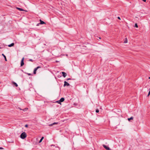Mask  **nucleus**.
<instances>
[{"mask_svg":"<svg viewBox=\"0 0 150 150\" xmlns=\"http://www.w3.org/2000/svg\"><path fill=\"white\" fill-rule=\"evenodd\" d=\"M27 137V134L25 132H23L21 133L20 135L21 138L23 139H24Z\"/></svg>","mask_w":150,"mask_h":150,"instance_id":"1","label":"nucleus"},{"mask_svg":"<svg viewBox=\"0 0 150 150\" xmlns=\"http://www.w3.org/2000/svg\"><path fill=\"white\" fill-rule=\"evenodd\" d=\"M41 67H40V66H38V67H37L36 68H35L34 70V71H33V73L34 74H36V71L37 70V69H39V68H40Z\"/></svg>","mask_w":150,"mask_h":150,"instance_id":"2","label":"nucleus"},{"mask_svg":"<svg viewBox=\"0 0 150 150\" xmlns=\"http://www.w3.org/2000/svg\"><path fill=\"white\" fill-rule=\"evenodd\" d=\"M24 58L23 57L22 59L21 60V67L23 66L24 64Z\"/></svg>","mask_w":150,"mask_h":150,"instance_id":"3","label":"nucleus"},{"mask_svg":"<svg viewBox=\"0 0 150 150\" xmlns=\"http://www.w3.org/2000/svg\"><path fill=\"white\" fill-rule=\"evenodd\" d=\"M103 146L104 147V148L106 150H110V148L108 147L107 146H106L105 145H103Z\"/></svg>","mask_w":150,"mask_h":150,"instance_id":"4","label":"nucleus"},{"mask_svg":"<svg viewBox=\"0 0 150 150\" xmlns=\"http://www.w3.org/2000/svg\"><path fill=\"white\" fill-rule=\"evenodd\" d=\"M69 84L67 82H66V81H65L64 82V86H69Z\"/></svg>","mask_w":150,"mask_h":150,"instance_id":"5","label":"nucleus"},{"mask_svg":"<svg viewBox=\"0 0 150 150\" xmlns=\"http://www.w3.org/2000/svg\"><path fill=\"white\" fill-rule=\"evenodd\" d=\"M62 76L64 77H65L67 76V74L64 72H62Z\"/></svg>","mask_w":150,"mask_h":150,"instance_id":"6","label":"nucleus"},{"mask_svg":"<svg viewBox=\"0 0 150 150\" xmlns=\"http://www.w3.org/2000/svg\"><path fill=\"white\" fill-rule=\"evenodd\" d=\"M64 100V98H61L59 100V101L60 102H63Z\"/></svg>","mask_w":150,"mask_h":150,"instance_id":"7","label":"nucleus"},{"mask_svg":"<svg viewBox=\"0 0 150 150\" xmlns=\"http://www.w3.org/2000/svg\"><path fill=\"white\" fill-rule=\"evenodd\" d=\"M128 40L127 39V38H126L124 40V43H126L127 42Z\"/></svg>","mask_w":150,"mask_h":150,"instance_id":"8","label":"nucleus"},{"mask_svg":"<svg viewBox=\"0 0 150 150\" xmlns=\"http://www.w3.org/2000/svg\"><path fill=\"white\" fill-rule=\"evenodd\" d=\"M16 8L17 9H18V10H20V11H24V10L23 9L19 8L17 7Z\"/></svg>","mask_w":150,"mask_h":150,"instance_id":"9","label":"nucleus"},{"mask_svg":"<svg viewBox=\"0 0 150 150\" xmlns=\"http://www.w3.org/2000/svg\"><path fill=\"white\" fill-rule=\"evenodd\" d=\"M40 24H45V23L43 21H42L41 20H40Z\"/></svg>","mask_w":150,"mask_h":150,"instance_id":"10","label":"nucleus"},{"mask_svg":"<svg viewBox=\"0 0 150 150\" xmlns=\"http://www.w3.org/2000/svg\"><path fill=\"white\" fill-rule=\"evenodd\" d=\"M133 117H131L130 118H128L127 120L129 121H130V120H133Z\"/></svg>","mask_w":150,"mask_h":150,"instance_id":"11","label":"nucleus"},{"mask_svg":"<svg viewBox=\"0 0 150 150\" xmlns=\"http://www.w3.org/2000/svg\"><path fill=\"white\" fill-rule=\"evenodd\" d=\"M14 45V43H13L11 44L8 45V46L9 47H11L12 46H13Z\"/></svg>","mask_w":150,"mask_h":150,"instance_id":"12","label":"nucleus"},{"mask_svg":"<svg viewBox=\"0 0 150 150\" xmlns=\"http://www.w3.org/2000/svg\"><path fill=\"white\" fill-rule=\"evenodd\" d=\"M12 83L14 85L16 86V87H17L18 86V84L15 82H12Z\"/></svg>","mask_w":150,"mask_h":150,"instance_id":"13","label":"nucleus"},{"mask_svg":"<svg viewBox=\"0 0 150 150\" xmlns=\"http://www.w3.org/2000/svg\"><path fill=\"white\" fill-rule=\"evenodd\" d=\"M57 124V122H54V123H52V124H51L50 125H49L50 126H52L54 125L55 124Z\"/></svg>","mask_w":150,"mask_h":150,"instance_id":"14","label":"nucleus"},{"mask_svg":"<svg viewBox=\"0 0 150 150\" xmlns=\"http://www.w3.org/2000/svg\"><path fill=\"white\" fill-rule=\"evenodd\" d=\"M43 139H44V137H42V138L40 140L39 143H40V142H42V141Z\"/></svg>","mask_w":150,"mask_h":150,"instance_id":"15","label":"nucleus"},{"mask_svg":"<svg viewBox=\"0 0 150 150\" xmlns=\"http://www.w3.org/2000/svg\"><path fill=\"white\" fill-rule=\"evenodd\" d=\"M2 55L4 56V58L5 61H6L7 60L5 56L3 54H2Z\"/></svg>","mask_w":150,"mask_h":150,"instance_id":"16","label":"nucleus"},{"mask_svg":"<svg viewBox=\"0 0 150 150\" xmlns=\"http://www.w3.org/2000/svg\"><path fill=\"white\" fill-rule=\"evenodd\" d=\"M56 102L59 103V104H61L60 103L61 102H60L59 101V100H58V101H57Z\"/></svg>","mask_w":150,"mask_h":150,"instance_id":"17","label":"nucleus"},{"mask_svg":"<svg viewBox=\"0 0 150 150\" xmlns=\"http://www.w3.org/2000/svg\"><path fill=\"white\" fill-rule=\"evenodd\" d=\"M134 26L136 28H138V25H137V23L135 24V25Z\"/></svg>","mask_w":150,"mask_h":150,"instance_id":"18","label":"nucleus"},{"mask_svg":"<svg viewBox=\"0 0 150 150\" xmlns=\"http://www.w3.org/2000/svg\"><path fill=\"white\" fill-rule=\"evenodd\" d=\"M28 109V108H25V109H24L23 110L24 111H26Z\"/></svg>","mask_w":150,"mask_h":150,"instance_id":"19","label":"nucleus"},{"mask_svg":"<svg viewBox=\"0 0 150 150\" xmlns=\"http://www.w3.org/2000/svg\"><path fill=\"white\" fill-rule=\"evenodd\" d=\"M99 112V110H98L97 109V110H96V112L98 113Z\"/></svg>","mask_w":150,"mask_h":150,"instance_id":"20","label":"nucleus"},{"mask_svg":"<svg viewBox=\"0 0 150 150\" xmlns=\"http://www.w3.org/2000/svg\"><path fill=\"white\" fill-rule=\"evenodd\" d=\"M149 95H150V90L149 91V92L148 95V96Z\"/></svg>","mask_w":150,"mask_h":150,"instance_id":"21","label":"nucleus"},{"mask_svg":"<svg viewBox=\"0 0 150 150\" xmlns=\"http://www.w3.org/2000/svg\"><path fill=\"white\" fill-rule=\"evenodd\" d=\"M25 127H28V125H25Z\"/></svg>","mask_w":150,"mask_h":150,"instance_id":"22","label":"nucleus"},{"mask_svg":"<svg viewBox=\"0 0 150 150\" xmlns=\"http://www.w3.org/2000/svg\"><path fill=\"white\" fill-rule=\"evenodd\" d=\"M117 18L119 20H120V17H118Z\"/></svg>","mask_w":150,"mask_h":150,"instance_id":"23","label":"nucleus"},{"mask_svg":"<svg viewBox=\"0 0 150 150\" xmlns=\"http://www.w3.org/2000/svg\"><path fill=\"white\" fill-rule=\"evenodd\" d=\"M142 0L144 2H146V0Z\"/></svg>","mask_w":150,"mask_h":150,"instance_id":"24","label":"nucleus"},{"mask_svg":"<svg viewBox=\"0 0 150 150\" xmlns=\"http://www.w3.org/2000/svg\"><path fill=\"white\" fill-rule=\"evenodd\" d=\"M3 148L2 147H0V149H3Z\"/></svg>","mask_w":150,"mask_h":150,"instance_id":"25","label":"nucleus"},{"mask_svg":"<svg viewBox=\"0 0 150 150\" xmlns=\"http://www.w3.org/2000/svg\"><path fill=\"white\" fill-rule=\"evenodd\" d=\"M40 24V23H38V24H37V26H38V25H39V24Z\"/></svg>","mask_w":150,"mask_h":150,"instance_id":"26","label":"nucleus"},{"mask_svg":"<svg viewBox=\"0 0 150 150\" xmlns=\"http://www.w3.org/2000/svg\"><path fill=\"white\" fill-rule=\"evenodd\" d=\"M28 74L29 75H31L30 74Z\"/></svg>","mask_w":150,"mask_h":150,"instance_id":"27","label":"nucleus"},{"mask_svg":"<svg viewBox=\"0 0 150 150\" xmlns=\"http://www.w3.org/2000/svg\"><path fill=\"white\" fill-rule=\"evenodd\" d=\"M67 79V80H69V79Z\"/></svg>","mask_w":150,"mask_h":150,"instance_id":"28","label":"nucleus"},{"mask_svg":"<svg viewBox=\"0 0 150 150\" xmlns=\"http://www.w3.org/2000/svg\"><path fill=\"white\" fill-rule=\"evenodd\" d=\"M32 59H30V61H32Z\"/></svg>","mask_w":150,"mask_h":150,"instance_id":"29","label":"nucleus"},{"mask_svg":"<svg viewBox=\"0 0 150 150\" xmlns=\"http://www.w3.org/2000/svg\"><path fill=\"white\" fill-rule=\"evenodd\" d=\"M149 79H150V77H149Z\"/></svg>","mask_w":150,"mask_h":150,"instance_id":"30","label":"nucleus"},{"mask_svg":"<svg viewBox=\"0 0 150 150\" xmlns=\"http://www.w3.org/2000/svg\"><path fill=\"white\" fill-rule=\"evenodd\" d=\"M0 49H1V47H0Z\"/></svg>","mask_w":150,"mask_h":150,"instance_id":"31","label":"nucleus"}]
</instances>
